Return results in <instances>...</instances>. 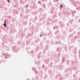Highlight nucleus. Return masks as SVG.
I'll use <instances>...</instances> for the list:
<instances>
[{
    "label": "nucleus",
    "mask_w": 80,
    "mask_h": 80,
    "mask_svg": "<svg viewBox=\"0 0 80 80\" xmlns=\"http://www.w3.org/2000/svg\"><path fill=\"white\" fill-rule=\"evenodd\" d=\"M4 25L5 27H7V26H6V23H5L4 24Z\"/></svg>",
    "instance_id": "1"
},
{
    "label": "nucleus",
    "mask_w": 80,
    "mask_h": 80,
    "mask_svg": "<svg viewBox=\"0 0 80 80\" xmlns=\"http://www.w3.org/2000/svg\"><path fill=\"white\" fill-rule=\"evenodd\" d=\"M8 2L9 3H10V1H9L8 0Z\"/></svg>",
    "instance_id": "2"
},
{
    "label": "nucleus",
    "mask_w": 80,
    "mask_h": 80,
    "mask_svg": "<svg viewBox=\"0 0 80 80\" xmlns=\"http://www.w3.org/2000/svg\"><path fill=\"white\" fill-rule=\"evenodd\" d=\"M4 22H5V23H6V20H5V21H4Z\"/></svg>",
    "instance_id": "3"
},
{
    "label": "nucleus",
    "mask_w": 80,
    "mask_h": 80,
    "mask_svg": "<svg viewBox=\"0 0 80 80\" xmlns=\"http://www.w3.org/2000/svg\"><path fill=\"white\" fill-rule=\"evenodd\" d=\"M61 7H62V5H61Z\"/></svg>",
    "instance_id": "4"
},
{
    "label": "nucleus",
    "mask_w": 80,
    "mask_h": 80,
    "mask_svg": "<svg viewBox=\"0 0 80 80\" xmlns=\"http://www.w3.org/2000/svg\"><path fill=\"white\" fill-rule=\"evenodd\" d=\"M41 37L42 36V34L40 35Z\"/></svg>",
    "instance_id": "5"
}]
</instances>
